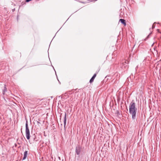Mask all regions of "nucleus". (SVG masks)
I'll return each instance as SVG.
<instances>
[{"instance_id": "1", "label": "nucleus", "mask_w": 161, "mask_h": 161, "mask_svg": "<svg viewBox=\"0 0 161 161\" xmlns=\"http://www.w3.org/2000/svg\"><path fill=\"white\" fill-rule=\"evenodd\" d=\"M133 101L131 102V118L134 120V125H136L137 123V116L136 115L137 109L136 107V103Z\"/></svg>"}, {"instance_id": "2", "label": "nucleus", "mask_w": 161, "mask_h": 161, "mask_svg": "<svg viewBox=\"0 0 161 161\" xmlns=\"http://www.w3.org/2000/svg\"><path fill=\"white\" fill-rule=\"evenodd\" d=\"M25 134L27 139L29 140L30 139V134L27 121L25 124Z\"/></svg>"}, {"instance_id": "3", "label": "nucleus", "mask_w": 161, "mask_h": 161, "mask_svg": "<svg viewBox=\"0 0 161 161\" xmlns=\"http://www.w3.org/2000/svg\"><path fill=\"white\" fill-rule=\"evenodd\" d=\"M129 61L125 59L123 60L122 63V68L124 67L127 68H128V64L129 63Z\"/></svg>"}, {"instance_id": "4", "label": "nucleus", "mask_w": 161, "mask_h": 161, "mask_svg": "<svg viewBox=\"0 0 161 161\" xmlns=\"http://www.w3.org/2000/svg\"><path fill=\"white\" fill-rule=\"evenodd\" d=\"M81 147L79 145H77L76 147L75 153L77 155H79L81 152Z\"/></svg>"}, {"instance_id": "5", "label": "nucleus", "mask_w": 161, "mask_h": 161, "mask_svg": "<svg viewBox=\"0 0 161 161\" xmlns=\"http://www.w3.org/2000/svg\"><path fill=\"white\" fill-rule=\"evenodd\" d=\"M66 113H65L64 116V129H65V125H66Z\"/></svg>"}, {"instance_id": "6", "label": "nucleus", "mask_w": 161, "mask_h": 161, "mask_svg": "<svg viewBox=\"0 0 161 161\" xmlns=\"http://www.w3.org/2000/svg\"><path fill=\"white\" fill-rule=\"evenodd\" d=\"M96 75H97L96 74H95L93 75L92 76V78L90 80V83H91L93 82L94 79L96 76Z\"/></svg>"}, {"instance_id": "7", "label": "nucleus", "mask_w": 161, "mask_h": 161, "mask_svg": "<svg viewBox=\"0 0 161 161\" xmlns=\"http://www.w3.org/2000/svg\"><path fill=\"white\" fill-rule=\"evenodd\" d=\"M28 155V151H26L25 152H24V157L23 158V160L25 159L27 156Z\"/></svg>"}, {"instance_id": "8", "label": "nucleus", "mask_w": 161, "mask_h": 161, "mask_svg": "<svg viewBox=\"0 0 161 161\" xmlns=\"http://www.w3.org/2000/svg\"><path fill=\"white\" fill-rule=\"evenodd\" d=\"M119 21L122 24H124L125 26L126 25L125 20V19H119Z\"/></svg>"}, {"instance_id": "9", "label": "nucleus", "mask_w": 161, "mask_h": 161, "mask_svg": "<svg viewBox=\"0 0 161 161\" xmlns=\"http://www.w3.org/2000/svg\"><path fill=\"white\" fill-rule=\"evenodd\" d=\"M7 88L5 85L3 89V93L4 94L5 92H7Z\"/></svg>"}, {"instance_id": "10", "label": "nucleus", "mask_w": 161, "mask_h": 161, "mask_svg": "<svg viewBox=\"0 0 161 161\" xmlns=\"http://www.w3.org/2000/svg\"><path fill=\"white\" fill-rule=\"evenodd\" d=\"M129 112L130 114H131V103H130L129 104Z\"/></svg>"}, {"instance_id": "11", "label": "nucleus", "mask_w": 161, "mask_h": 161, "mask_svg": "<svg viewBox=\"0 0 161 161\" xmlns=\"http://www.w3.org/2000/svg\"><path fill=\"white\" fill-rule=\"evenodd\" d=\"M156 22H154L153 25H152V28L153 29L154 28H155V25H154V24Z\"/></svg>"}, {"instance_id": "12", "label": "nucleus", "mask_w": 161, "mask_h": 161, "mask_svg": "<svg viewBox=\"0 0 161 161\" xmlns=\"http://www.w3.org/2000/svg\"><path fill=\"white\" fill-rule=\"evenodd\" d=\"M149 35H148V36L147 37L144 39L146 41L147 39L149 37Z\"/></svg>"}, {"instance_id": "13", "label": "nucleus", "mask_w": 161, "mask_h": 161, "mask_svg": "<svg viewBox=\"0 0 161 161\" xmlns=\"http://www.w3.org/2000/svg\"><path fill=\"white\" fill-rule=\"evenodd\" d=\"M123 14V13L122 14H120V15H120V17H122V16H122Z\"/></svg>"}, {"instance_id": "14", "label": "nucleus", "mask_w": 161, "mask_h": 161, "mask_svg": "<svg viewBox=\"0 0 161 161\" xmlns=\"http://www.w3.org/2000/svg\"><path fill=\"white\" fill-rule=\"evenodd\" d=\"M154 50L155 51H156V53H158V51H157V50H155V48H154Z\"/></svg>"}, {"instance_id": "15", "label": "nucleus", "mask_w": 161, "mask_h": 161, "mask_svg": "<svg viewBox=\"0 0 161 161\" xmlns=\"http://www.w3.org/2000/svg\"><path fill=\"white\" fill-rule=\"evenodd\" d=\"M131 4H132V3H133V2H134V1H132V0H131Z\"/></svg>"}]
</instances>
